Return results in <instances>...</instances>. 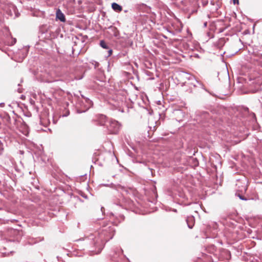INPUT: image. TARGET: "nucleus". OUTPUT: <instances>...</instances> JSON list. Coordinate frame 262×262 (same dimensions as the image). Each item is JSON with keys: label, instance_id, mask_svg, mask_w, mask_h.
I'll return each instance as SVG.
<instances>
[{"label": "nucleus", "instance_id": "obj_9", "mask_svg": "<svg viewBox=\"0 0 262 262\" xmlns=\"http://www.w3.org/2000/svg\"><path fill=\"white\" fill-rule=\"evenodd\" d=\"M102 118H105V116H102Z\"/></svg>", "mask_w": 262, "mask_h": 262}, {"label": "nucleus", "instance_id": "obj_1", "mask_svg": "<svg viewBox=\"0 0 262 262\" xmlns=\"http://www.w3.org/2000/svg\"><path fill=\"white\" fill-rule=\"evenodd\" d=\"M107 127L111 134H117L120 128L118 122L115 120L110 121Z\"/></svg>", "mask_w": 262, "mask_h": 262}, {"label": "nucleus", "instance_id": "obj_6", "mask_svg": "<svg viewBox=\"0 0 262 262\" xmlns=\"http://www.w3.org/2000/svg\"><path fill=\"white\" fill-rule=\"evenodd\" d=\"M233 1L234 4L238 3V0H233Z\"/></svg>", "mask_w": 262, "mask_h": 262}, {"label": "nucleus", "instance_id": "obj_4", "mask_svg": "<svg viewBox=\"0 0 262 262\" xmlns=\"http://www.w3.org/2000/svg\"><path fill=\"white\" fill-rule=\"evenodd\" d=\"M188 226L189 228H192L194 224V220L193 217H188L187 220Z\"/></svg>", "mask_w": 262, "mask_h": 262}, {"label": "nucleus", "instance_id": "obj_3", "mask_svg": "<svg viewBox=\"0 0 262 262\" xmlns=\"http://www.w3.org/2000/svg\"><path fill=\"white\" fill-rule=\"evenodd\" d=\"M112 7L113 9V10L116 12H120L122 10V7L115 3H113L112 4Z\"/></svg>", "mask_w": 262, "mask_h": 262}, {"label": "nucleus", "instance_id": "obj_5", "mask_svg": "<svg viewBox=\"0 0 262 262\" xmlns=\"http://www.w3.org/2000/svg\"><path fill=\"white\" fill-rule=\"evenodd\" d=\"M101 47L104 49H107L108 47L106 43L104 40H101L100 43Z\"/></svg>", "mask_w": 262, "mask_h": 262}, {"label": "nucleus", "instance_id": "obj_8", "mask_svg": "<svg viewBox=\"0 0 262 262\" xmlns=\"http://www.w3.org/2000/svg\"><path fill=\"white\" fill-rule=\"evenodd\" d=\"M112 50H110V51H109V53H110V54H112Z\"/></svg>", "mask_w": 262, "mask_h": 262}, {"label": "nucleus", "instance_id": "obj_2", "mask_svg": "<svg viewBox=\"0 0 262 262\" xmlns=\"http://www.w3.org/2000/svg\"><path fill=\"white\" fill-rule=\"evenodd\" d=\"M56 18L62 22L66 21L65 16L60 10H58L56 12Z\"/></svg>", "mask_w": 262, "mask_h": 262}, {"label": "nucleus", "instance_id": "obj_7", "mask_svg": "<svg viewBox=\"0 0 262 262\" xmlns=\"http://www.w3.org/2000/svg\"><path fill=\"white\" fill-rule=\"evenodd\" d=\"M239 198L242 200H245V199H244V198L243 196H241V195H239Z\"/></svg>", "mask_w": 262, "mask_h": 262}]
</instances>
